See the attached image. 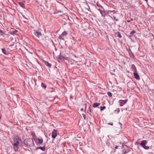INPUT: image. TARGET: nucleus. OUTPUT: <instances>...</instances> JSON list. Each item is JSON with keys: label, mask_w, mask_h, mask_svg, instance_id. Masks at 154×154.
<instances>
[{"label": "nucleus", "mask_w": 154, "mask_h": 154, "mask_svg": "<svg viewBox=\"0 0 154 154\" xmlns=\"http://www.w3.org/2000/svg\"><path fill=\"white\" fill-rule=\"evenodd\" d=\"M22 143V140L18 136H16L14 137L13 145V149L15 151H18V147Z\"/></svg>", "instance_id": "f257e3e1"}, {"label": "nucleus", "mask_w": 154, "mask_h": 154, "mask_svg": "<svg viewBox=\"0 0 154 154\" xmlns=\"http://www.w3.org/2000/svg\"><path fill=\"white\" fill-rule=\"evenodd\" d=\"M122 146L123 147H124V146H123V145H122Z\"/></svg>", "instance_id": "79ce46f5"}, {"label": "nucleus", "mask_w": 154, "mask_h": 154, "mask_svg": "<svg viewBox=\"0 0 154 154\" xmlns=\"http://www.w3.org/2000/svg\"><path fill=\"white\" fill-rule=\"evenodd\" d=\"M108 124L111 125H113V123H108Z\"/></svg>", "instance_id": "72a5a7b5"}, {"label": "nucleus", "mask_w": 154, "mask_h": 154, "mask_svg": "<svg viewBox=\"0 0 154 154\" xmlns=\"http://www.w3.org/2000/svg\"><path fill=\"white\" fill-rule=\"evenodd\" d=\"M118 146H118L116 145V146L115 148L116 149H117L118 148Z\"/></svg>", "instance_id": "e433bc0d"}, {"label": "nucleus", "mask_w": 154, "mask_h": 154, "mask_svg": "<svg viewBox=\"0 0 154 154\" xmlns=\"http://www.w3.org/2000/svg\"><path fill=\"white\" fill-rule=\"evenodd\" d=\"M147 143V141L146 140H143L140 143V145L142 146V147H143V146L145 145Z\"/></svg>", "instance_id": "f8f14e48"}, {"label": "nucleus", "mask_w": 154, "mask_h": 154, "mask_svg": "<svg viewBox=\"0 0 154 154\" xmlns=\"http://www.w3.org/2000/svg\"><path fill=\"white\" fill-rule=\"evenodd\" d=\"M116 34L117 35V36L119 37V38H121L122 37V35H121V34L120 32H117L116 33Z\"/></svg>", "instance_id": "6ab92c4d"}, {"label": "nucleus", "mask_w": 154, "mask_h": 154, "mask_svg": "<svg viewBox=\"0 0 154 154\" xmlns=\"http://www.w3.org/2000/svg\"><path fill=\"white\" fill-rule=\"evenodd\" d=\"M133 20V18H131V20H131V21H132V20Z\"/></svg>", "instance_id": "ea45409f"}, {"label": "nucleus", "mask_w": 154, "mask_h": 154, "mask_svg": "<svg viewBox=\"0 0 154 154\" xmlns=\"http://www.w3.org/2000/svg\"><path fill=\"white\" fill-rule=\"evenodd\" d=\"M127 101V100H121L119 101V102L120 104L119 105L120 106H123L126 103Z\"/></svg>", "instance_id": "20e7f679"}, {"label": "nucleus", "mask_w": 154, "mask_h": 154, "mask_svg": "<svg viewBox=\"0 0 154 154\" xmlns=\"http://www.w3.org/2000/svg\"><path fill=\"white\" fill-rule=\"evenodd\" d=\"M130 151V149L129 148L126 146V148L124 149L123 150V154H126L128 152Z\"/></svg>", "instance_id": "39448f33"}, {"label": "nucleus", "mask_w": 154, "mask_h": 154, "mask_svg": "<svg viewBox=\"0 0 154 154\" xmlns=\"http://www.w3.org/2000/svg\"><path fill=\"white\" fill-rule=\"evenodd\" d=\"M17 32V31L16 30H14L12 31H10L9 32V33L12 35H14L16 34V32Z\"/></svg>", "instance_id": "9d476101"}, {"label": "nucleus", "mask_w": 154, "mask_h": 154, "mask_svg": "<svg viewBox=\"0 0 154 154\" xmlns=\"http://www.w3.org/2000/svg\"><path fill=\"white\" fill-rule=\"evenodd\" d=\"M98 11H100V12H101V11H103L102 10H101L100 9V8H98Z\"/></svg>", "instance_id": "f704fd0d"}, {"label": "nucleus", "mask_w": 154, "mask_h": 154, "mask_svg": "<svg viewBox=\"0 0 154 154\" xmlns=\"http://www.w3.org/2000/svg\"><path fill=\"white\" fill-rule=\"evenodd\" d=\"M106 108V107L105 106H103L101 107L100 108V111H103L104 109H105Z\"/></svg>", "instance_id": "4be33fe9"}, {"label": "nucleus", "mask_w": 154, "mask_h": 154, "mask_svg": "<svg viewBox=\"0 0 154 154\" xmlns=\"http://www.w3.org/2000/svg\"><path fill=\"white\" fill-rule=\"evenodd\" d=\"M136 32L134 30L130 32V34L131 36H132Z\"/></svg>", "instance_id": "aec40b11"}, {"label": "nucleus", "mask_w": 154, "mask_h": 154, "mask_svg": "<svg viewBox=\"0 0 154 154\" xmlns=\"http://www.w3.org/2000/svg\"><path fill=\"white\" fill-rule=\"evenodd\" d=\"M143 147L145 149H149V146H146V145H145L144 146H143Z\"/></svg>", "instance_id": "a878e982"}, {"label": "nucleus", "mask_w": 154, "mask_h": 154, "mask_svg": "<svg viewBox=\"0 0 154 154\" xmlns=\"http://www.w3.org/2000/svg\"><path fill=\"white\" fill-rule=\"evenodd\" d=\"M41 86L44 89H45L47 87V85L46 84L42 82L41 83Z\"/></svg>", "instance_id": "dca6fc26"}, {"label": "nucleus", "mask_w": 154, "mask_h": 154, "mask_svg": "<svg viewBox=\"0 0 154 154\" xmlns=\"http://www.w3.org/2000/svg\"><path fill=\"white\" fill-rule=\"evenodd\" d=\"M19 4L20 5V6L23 8H25L24 7V4L23 2H21L19 3Z\"/></svg>", "instance_id": "2eb2a0df"}, {"label": "nucleus", "mask_w": 154, "mask_h": 154, "mask_svg": "<svg viewBox=\"0 0 154 154\" xmlns=\"http://www.w3.org/2000/svg\"><path fill=\"white\" fill-rule=\"evenodd\" d=\"M120 109L119 108H117L116 110H115V112H117V113H118L120 112Z\"/></svg>", "instance_id": "b1692460"}, {"label": "nucleus", "mask_w": 154, "mask_h": 154, "mask_svg": "<svg viewBox=\"0 0 154 154\" xmlns=\"http://www.w3.org/2000/svg\"><path fill=\"white\" fill-rule=\"evenodd\" d=\"M88 110L90 112H91L92 111V109H91V108L89 107V109H88Z\"/></svg>", "instance_id": "c756f323"}, {"label": "nucleus", "mask_w": 154, "mask_h": 154, "mask_svg": "<svg viewBox=\"0 0 154 154\" xmlns=\"http://www.w3.org/2000/svg\"><path fill=\"white\" fill-rule=\"evenodd\" d=\"M63 35H62L61 34V35H60L58 37V38L60 39H63V40L64 39H63Z\"/></svg>", "instance_id": "393cba45"}, {"label": "nucleus", "mask_w": 154, "mask_h": 154, "mask_svg": "<svg viewBox=\"0 0 154 154\" xmlns=\"http://www.w3.org/2000/svg\"><path fill=\"white\" fill-rule=\"evenodd\" d=\"M80 110L81 111H83L84 110V109L83 108H82Z\"/></svg>", "instance_id": "58836bf2"}, {"label": "nucleus", "mask_w": 154, "mask_h": 154, "mask_svg": "<svg viewBox=\"0 0 154 154\" xmlns=\"http://www.w3.org/2000/svg\"><path fill=\"white\" fill-rule=\"evenodd\" d=\"M44 63L45 65L48 67L50 68L51 67V65L47 61H44Z\"/></svg>", "instance_id": "ddd939ff"}, {"label": "nucleus", "mask_w": 154, "mask_h": 154, "mask_svg": "<svg viewBox=\"0 0 154 154\" xmlns=\"http://www.w3.org/2000/svg\"><path fill=\"white\" fill-rule=\"evenodd\" d=\"M98 11H100V12H101V11H103L102 10H101L100 9V8H98Z\"/></svg>", "instance_id": "c9c22d12"}, {"label": "nucleus", "mask_w": 154, "mask_h": 154, "mask_svg": "<svg viewBox=\"0 0 154 154\" xmlns=\"http://www.w3.org/2000/svg\"><path fill=\"white\" fill-rule=\"evenodd\" d=\"M127 21L128 23H129L131 21V20H127Z\"/></svg>", "instance_id": "4c0bfd02"}, {"label": "nucleus", "mask_w": 154, "mask_h": 154, "mask_svg": "<svg viewBox=\"0 0 154 154\" xmlns=\"http://www.w3.org/2000/svg\"><path fill=\"white\" fill-rule=\"evenodd\" d=\"M34 140L37 145L41 144L43 142L42 138H37L34 139Z\"/></svg>", "instance_id": "7ed1b4c3"}, {"label": "nucleus", "mask_w": 154, "mask_h": 154, "mask_svg": "<svg viewBox=\"0 0 154 154\" xmlns=\"http://www.w3.org/2000/svg\"><path fill=\"white\" fill-rule=\"evenodd\" d=\"M134 76L135 78L137 80H139L140 79V77L139 75L136 72H134Z\"/></svg>", "instance_id": "6e6552de"}, {"label": "nucleus", "mask_w": 154, "mask_h": 154, "mask_svg": "<svg viewBox=\"0 0 154 154\" xmlns=\"http://www.w3.org/2000/svg\"><path fill=\"white\" fill-rule=\"evenodd\" d=\"M67 34V32L64 31L61 34L63 36H66Z\"/></svg>", "instance_id": "a211bd4d"}, {"label": "nucleus", "mask_w": 154, "mask_h": 154, "mask_svg": "<svg viewBox=\"0 0 154 154\" xmlns=\"http://www.w3.org/2000/svg\"><path fill=\"white\" fill-rule=\"evenodd\" d=\"M31 135H32L33 137L34 138L35 137V133L33 132H31Z\"/></svg>", "instance_id": "5701e85b"}, {"label": "nucleus", "mask_w": 154, "mask_h": 154, "mask_svg": "<svg viewBox=\"0 0 154 154\" xmlns=\"http://www.w3.org/2000/svg\"><path fill=\"white\" fill-rule=\"evenodd\" d=\"M41 149L43 151H45V146H40L36 148V149L38 150V149Z\"/></svg>", "instance_id": "1a4fd4ad"}, {"label": "nucleus", "mask_w": 154, "mask_h": 154, "mask_svg": "<svg viewBox=\"0 0 154 154\" xmlns=\"http://www.w3.org/2000/svg\"><path fill=\"white\" fill-rule=\"evenodd\" d=\"M2 50L3 53L5 55H8L9 52L5 48H2Z\"/></svg>", "instance_id": "9b49d317"}, {"label": "nucleus", "mask_w": 154, "mask_h": 154, "mask_svg": "<svg viewBox=\"0 0 154 154\" xmlns=\"http://www.w3.org/2000/svg\"><path fill=\"white\" fill-rule=\"evenodd\" d=\"M2 36H3V37H7V35H6L5 34L4 32V35H2Z\"/></svg>", "instance_id": "473e14b6"}, {"label": "nucleus", "mask_w": 154, "mask_h": 154, "mask_svg": "<svg viewBox=\"0 0 154 154\" xmlns=\"http://www.w3.org/2000/svg\"><path fill=\"white\" fill-rule=\"evenodd\" d=\"M100 14H102V16H104V15H103V14L104 13V12H103V11H101V12H100Z\"/></svg>", "instance_id": "7c9ffc66"}, {"label": "nucleus", "mask_w": 154, "mask_h": 154, "mask_svg": "<svg viewBox=\"0 0 154 154\" xmlns=\"http://www.w3.org/2000/svg\"><path fill=\"white\" fill-rule=\"evenodd\" d=\"M145 1L146 2L148 1V0H145Z\"/></svg>", "instance_id": "a19ab883"}, {"label": "nucleus", "mask_w": 154, "mask_h": 154, "mask_svg": "<svg viewBox=\"0 0 154 154\" xmlns=\"http://www.w3.org/2000/svg\"><path fill=\"white\" fill-rule=\"evenodd\" d=\"M111 17L112 18V17Z\"/></svg>", "instance_id": "37998d69"}, {"label": "nucleus", "mask_w": 154, "mask_h": 154, "mask_svg": "<svg viewBox=\"0 0 154 154\" xmlns=\"http://www.w3.org/2000/svg\"><path fill=\"white\" fill-rule=\"evenodd\" d=\"M0 34L1 35H4V32L0 29Z\"/></svg>", "instance_id": "bb28decb"}, {"label": "nucleus", "mask_w": 154, "mask_h": 154, "mask_svg": "<svg viewBox=\"0 0 154 154\" xmlns=\"http://www.w3.org/2000/svg\"><path fill=\"white\" fill-rule=\"evenodd\" d=\"M34 34L35 35L38 37V38H40L42 35L41 32L37 31H35L34 32Z\"/></svg>", "instance_id": "0eeeda50"}, {"label": "nucleus", "mask_w": 154, "mask_h": 154, "mask_svg": "<svg viewBox=\"0 0 154 154\" xmlns=\"http://www.w3.org/2000/svg\"><path fill=\"white\" fill-rule=\"evenodd\" d=\"M57 131L55 129H54L53 130L52 137L54 139H55L57 135Z\"/></svg>", "instance_id": "423d86ee"}, {"label": "nucleus", "mask_w": 154, "mask_h": 154, "mask_svg": "<svg viewBox=\"0 0 154 154\" xmlns=\"http://www.w3.org/2000/svg\"><path fill=\"white\" fill-rule=\"evenodd\" d=\"M107 94L108 95V96L109 97H111L112 96V94L111 92H107Z\"/></svg>", "instance_id": "412c9836"}, {"label": "nucleus", "mask_w": 154, "mask_h": 154, "mask_svg": "<svg viewBox=\"0 0 154 154\" xmlns=\"http://www.w3.org/2000/svg\"><path fill=\"white\" fill-rule=\"evenodd\" d=\"M113 18L114 20H115L116 21H118L119 19H116V17L115 16H113Z\"/></svg>", "instance_id": "c85d7f7f"}, {"label": "nucleus", "mask_w": 154, "mask_h": 154, "mask_svg": "<svg viewBox=\"0 0 154 154\" xmlns=\"http://www.w3.org/2000/svg\"><path fill=\"white\" fill-rule=\"evenodd\" d=\"M82 115L83 116V118L85 120L86 119V116H85V115L83 114H82Z\"/></svg>", "instance_id": "2f4dec72"}, {"label": "nucleus", "mask_w": 154, "mask_h": 154, "mask_svg": "<svg viewBox=\"0 0 154 154\" xmlns=\"http://www.w3.org/2000/svg\"><path fill=\"white\" fill-rule=\"evenodd\" d=\"M118 11H116V12H115V11L114 10L113 11H111V10H108V12L109 14H110L112 12H113V14H115L116 13V12H117Z\"/></svg>", "instance_id": "f3484780"}, {"label": "nucleus", "mask_w": 154, "mask_h": 154, "mask_svg": "<svg viewBox=\"0 0 154 154\" xmlns=\"http://www.w3.org/2000/svg\"><path fill=\"white\" fill-rule=\"evenodd\" d=\"M100 104L98 103H94L93 104V107L94 108L98 106Z\"/></svg>", "instance_id": "4468645a"}, {"label": "nucleus", "mask_w": 154, "mask_h": 154, "mask_svg": "<svg viewBox=\"0 0 154 154\" xmlns=\"http://www.w3.org/2000/svg\"><path fill=\"white\" fill-rule=\"evenodd\" d=\"M97 6L98 7V8H102V6L101 5H99V4H97Z\"/></svg>", "instance_id": "cd10ccee"}, {"label": "nucleus", "mask_w": 154, "mask_h": 154, "mask_svg": "<svg viewBox=\"0 0 154 154\" xmlns=\"http://www.w3.org/2000/svg\"><path fill=\"white\" fill-rule=\"evenodd\" d=\"M24 143L29 146H33L34 145L33 139L30 138L25 140L24 141Z\"/></svg>", "instance_id": "f03ea898"}]
</instances>
